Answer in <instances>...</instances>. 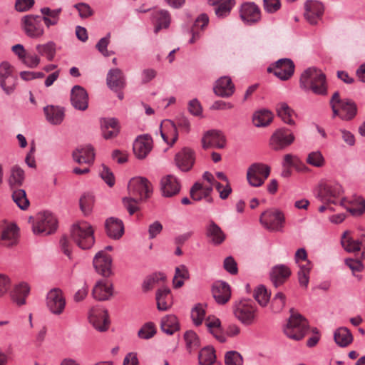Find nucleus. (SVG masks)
Instances as JSON below:
<instances>
[{"label": "nucleus", "instance_id": "obj_11", "mask_svg": "<svg viewBox=\"0 0 365 365\" xmlns=\"http://www.w3.org/2000/svg\"><path fill=\"white\" fill-rule=\"evenodd\" d=\"M42 21L40 16L26 15L21 19V28L27 36L38 38L44 34Z\"/></svg>", "mask_w": 365, "mask_h": 365}, {"label": "nucleus", "instance_id": "obj_58", "mask_svg": "<svg viewBox=\"0 0 365 365\" xmlns=\"http://www.w3.org/2000/svg\"><path fill=\"white\" fill-rule=\"evenodd\" d=\"M345 199L340 200V205L344 207L354 215H361L365 212V201L363 199H359L357 204L352 205L350 207L346 206Z\"/></svg>", "mask_w": 365, "mask_h": 365}, {"label": "nucleus", "instance_id": "obj_26", "mask_svg": "<svg viewBox=\"0 0 365 365\" xmlns=\"http://www.w3.org/2000/svg\"><path fill=\"white\" fill-rule=\"evenodd\" d=\"M160 133L164 142L170 146L173 145L178 138V129L174 123L170 120L162 121L160 125Z\"/></svg>", "mask_w": 365, "mask_h": 365}, {"label": "nucleus", "instance_id": "obj_44", "mask_svg": "<svg viewBox=\"0 0 365 365\" xmlns=\"http://www.w3.org/2000/svg\"><path fill=\"white\" fill-rule=\"evenodd\" d=\"M277 115L283 120L284 123L294 125L295 124L293 119L294 111L284 102L279 103L276 106Z\"/></svg>", "mask_w": 365, "mask_h": 365}, {"label": "nucleus", "instance_id": "obj_7", "mask_svg": "<svg viewBox=\"0 0 365 365\" xmlns=\"http://www.w3.org/2000/svg\"><path fill=\"white\" fill-rule=\"evenodd\" d=\"M29 222L32 225V230L36 235H51L57 229V220L49 212H39L35 217H30Z\"/></svg>", "mask_w": 365, "mask_h": 365}, {"label": "nucleus", "instance_id": "obj_49", "mask_svg": "<svg viewBox=\"0 0 365 365\" xmlns=\"http://www.w3.org/2000/svg\"><path fill=\"white\" fill-rule=\"evenodd\" d=\"M273 119V113L269 110L262 109L256 111L253 115V123L257 127L268 125Z\"/></svg>", "mask_w": 365, "mask_h": 365}, {"label": "nucleus", "instance_id": "obj_19", "mask_svg": "<svg viewBox=\"0 0 365 365\" xmlns=\"http://www.w3.org/2000/svg\"><path fill=\"white\" fill-rule=\"evenodd\" d=\"M240 16L245 24L252 25L260 21L261 11L255 4L245 3L241 6Z\"/></svg>", "mask_w": 365, "mask_h": 365}, {"label": "nucleus", "instance_id": "obj_45", "mask_svg": "<svg viewBox=\"0 0 365 365\" xmlns=\"http://www.w3.org/2000/svg\"><path fill=\"white\" fill-rule=\"evenodd\" d=\"M334 339L337 345L346 347L352 342L353 336L347 328L340 327L335 331Z\"/></svg>", "mask_w": 365, "mask_h": 365}, {"label": "nucleus", "instance_id": "obj_32", "mask_svg": "<svg viewBox=\"0 0 365 365\" xmlns=\"http://www.w3.org/2000/svg\"><path fill=\"white\" fill-rule=\"evenodd\" d=\"M213 89L217 96L222 98H227L234 93L235 86L230 77L223 76L220 78L215 82Z\"/></svg>", "mask_w": 365, "mask_h": 365}, {"label": "nucleus", "instance_id": "obj_10", "mask_svg": "<svg viewBox=\"0 0 365 365\" xmlns=\"http://www.w3.org/2000/svg\"><path fill=\"white\" fill-rule=\"evenodd\" d=\"M259 221L267 230L281 232L284 226L285 217L280 210L272 209L262 212Z\"/></svg>", "mask_w": 365, "mask_h": 365}, {"label": "nucleus", "instance_id": "obj_53", "mask_svg": "<svg viewBox=\"0 0 365 365\" xmlns=\"http://www.w3.org/2000/svg\"><path fill=\"white\" fill-rule=\"evenodd\" d=\"M165 279V276L162 273H155L148 277L143 284V289L144 292H148L153 289L156 285L163 282Z\"/></svg>", "mask_w": 365, "mask_h": 365}, {"label": "nucleus", "instance_id": "obj_1", "mask_svg": "<svg viewBox=\"0 0 365 365\" xmlns=\"http://www.w3.org/2000/svg\"><path fill=\"white\" fill-rule=\"evenodd\" d=\"M128 196L123 198V203L130 215L139 210L140 202L150 197L152 192L150 182L145 178L136 177L128 185Z\"/></svg>", "mask_w": 365, "mask_h": 365}, {"label": "nucleus", "instance_id": "obj_50", "mask_svg": "<svg viewBox=\"0 0 365 365\" xmlns=\"http://www.w3.org/2000/svg\"><path fill=\"white\" fill-rule=\"evenodd\" d=\"M11 190L12 199L14 202L20 209L23 210H26L29 207L30 203L26 197V191L23 189H20L19 187L11 189Z\"/></svg>", "mask_w": 365, "mask_h": 365}, {"label": "nucleus", "instance_id": "obj_8", "mask_svg": "<svg viewBox=\"0 0 365 365\" xmlns=\"http://www.w3.org/2000/svg\"><path fill=\"white\" fill-rule=\"evenodd\" d=\"M308 330V323L302 315L292 313L284 329V334L294 340L302 339Z\"/></svg>", "mask_w": 365, "mask_h": 365}, {"label": "nucleus", "instance_id": "obj_20", "mask_svg": "<svg viewBox=\"0 0 365 365\" xmlns=\"http://www.w3.org/2000/svg\"><path fill=\"white\" fill-rule=\"evenodd\" d=\"M96 271L103 277H108L112 274L111 257L104 251L98 252L93 258Z\"/></svg>", "mask_w": 365, "mask_h": 365}, {"label": "nucleus", "instance_id": "obj_29", "mask_svg": "<svg viewBox=\"0 0 365 365\" xmlns=\"http://www.w3.org/2000/svg\"><path fill=\"white\" fill-rule=\"evenodd\" d=\"M73 158L78 164H92L95 158L93 148L91 145L77 148L73 152Z\"/></svg>", "mask_w": 365, "mask_h": 365}, {"label": "nucleus", "instance_id": "obj_54", "mask_svg": "<svg viewBox=\"0 0 365 365\" xmlns=\"http://www.w3.org/2000/svg\"><path fill=\"white\" fill-rule=\"evenodd\" d=\"M299 282L302 287L307 288L309 284V272L312 269L311 262H304L303 264H299Z\"/></svg>", "mask_w": 365, "mask_h": 365}, {"label": "nucleus", "instance_id": "obj_51", "mask_svg": "<svg viewBox=\"0 0 365 365\" xmlns=\"http://www.w3.org/2000/svg\"><path fill=\"white\" fill-rule=\"evenodd\" d=\"M36 50L41 56H46L48 61H51L56 55V43L48 41L46 43L37 44Z\"/></svg>", "mask_w": 365, "mask_h": 365}, {"label": "nucleus", "instance_id": "obj_52", "mask_svg": "<svg viewBox=\"0 0 365 365\" xmlns=\"http://www.w3.org/2000/svg\"><path fill=\"white\" fill-rule=\"evenodd\" d=\"M212 190V187H204L202 184L196 182L190 190V197L193 200L198 201L202 197H207Z\"/></svg>", "mask_w": 365, "mask_h": 365}, {"label": "nucleus", "instance_id": "obj_23", "mask_svg": "<svg viewBox=\"0 0 365 365\" xmlns=\"http://www.w3.org/2000/svg\"><path fill=\"white\" fill-rule=\"evenodd\" d=\"M202 144L204 149L223 148L225 145V138L220 130H208L202 137Z\"/></svg>", "mask_w": 365, "mask_h": 365}, {"label": "nucleus", "instance_id": "obj_62", "mask_svg": "<svg viewBox=\"0 0 365 365\" xmlns=\"http://www.w3.org/2000/svg\"><path fill=\"white\" fill-rule=\"evenodd\" d=\"M94 203V197L93 195L89 193L83 194L80 198V207L81 210L87 214L91 210Z\"/></svg>", "mask_w": 365, "mask_h": 365}, {"label": "nucleus", "instance_id": "obj_33", "mask_svg": "<svg viewBox=\"0 0 365 365\" xmlns=\"http://www.w3.org/2000/svg\"><path fill=\"white\" fill-rule=\"evenodd\" d=\"M92 295L98 301L108 300L113 295L112 284L108 281H98L93 289Z\"/></svg>", "mask_w": 365, "mask_h": 365}, {"label": "nucleus", "instance_id": "obj_46", "mask_svg": "<svg viewBox=\"0 0 365 365\" xmlns=\"http://www.w3.org/2000/svg\"><path fill=\"white\" fill-rule=\"evenodd\" d=\"M161 330L168 335L173 334L180 328L177 317L175 315H167L161 319Z\"/></svg>", "mask_w": 365, "mask_h": 365}, {"label": "nucleus", "instance_id": "obj_37", "mask_svg": "<svg viewBox=\"0 0 365 365\" xmlns=\"http://www.w3.org/2000/svg\"><path fill=\"white\" fill-rule=\"evenodd\" d=\"M46 120L53 125H59L64 118V110L59 106H48L43 108Z\"/></svg>", "mask_w": 365, "mask_h": 365}, {"label": "nucleus", "instance_id": "obj_5", "mask_svg": "<svg viewBox=\"0 0 365 365\" xmlns=\"http://www.w3.org/2000/svg\"><path fill=\"white\" fill-rule=\"evenodd\" d=\"M333 117L339 116L341 120H351L357 113V106L351 99H341L339 92H335L330 99Z\"/></svg>", "mask_w": 365, "mask_h": 365}, {"label": "nucleus", "instance_id": "obj_60", "mask_svg": "<svg viewBox=\"0 0 365 365\" xmlns=\"http://www.w3.org/2000/svg\"><path fill=\"white\" fill-rule=\"evenodd\" d=\"M285 305V295L277 292L271 301L270 308L274 313H279Z\"/></svg>", "mask_w": 365, "mask_h": 365}, {"label": "nucleus", "instance_id": "obj_43", "mask_svg": "<svg viewBox=\"0 0 365 365\" xmlns=\"http://www.w3.org/2000/svg\"><path fill=\"white\" fill-rule=\"evenodd\" d=\"M207 236L211 239L215 245L221 244L225 239V235L221 228L213 221H210L207 226Z\"/></svg>", "mask_w": 365, "mask_h": 365}, {"label": "nucleus", "instance_id": "obj_59", "mask_svg": "<svg viewBox=\"0 0 365 365\" xmlns=\"http://www.w3.org/2000/svg\"><path fill=\"white\" fill-rule=\"evenodd\" d=\"M307 163L314 167L322 168L325 164V159L320 151H313L308 154Z\"/></svg>", "mask_w": 365, "mask_h": 365}, {"label": "nucleus", "instance_id": "obj_2", "mask_svg": "<svg viewBox=\"0 0 365 365\" xmlns=\"http://www.w3.org/2000/svg\"><path fill=\"white\" fill-rule=\"evenodd\" d=\"M341 244L343 248L348 252H356L362 250L359 259L347 258L345 264L354 274L356 272H361L364 265L361 262L365 259V235H361L359 238L355 239L349 230L345 231L341 237Z\"/></svg>", "mask_w": 365, "mask_h": 365}, {"label": "nucleus", "instance_id": "obj_47", "mask_svg": "<svg viewBox=\"0 0 365 365\" xmlns=\"http://www.w3.org/2000/svg\"><path fill=\"white\" fill-rule=\"evenodd\" d=\"M209 23L208 16L205 14H200L195 20L192 28V38L190 40L191 43L196 41L200 38V30H204Z\"/></svg>", "mask_w": 365, "mask_h": 365}, {"label": "nucleus", "instance_id": "obj_42", "mask_svg": "<svg viewBox=\"0 0 365 365\" xmlns=\"http://www.w3.org/2000/svg\"><path fill=\"white\" fill-rule=\"evenodd\" d=\"M208 1L210 5H217L215 12L220 18L227 16L235 4L234 0H208Z\"/></svg>", "mask_w": 365, "mask_h": 365}, {"label": "nucleus", "instance_id": "obj_15", "mask_svg": "<svg viewBox=\"0 0 365 365\" xmlns=\"http://www.w3.org/2000/svg\"><path fill=\"white\" fill-rule=\"evenodd\" d=\"M66 304V298L60 289L54 288L48 292L46 306L52 314L55 315L61 314L65 309Z\"/></svg>", "mask_w": 365, "mask_h": 365}, {"label": "nucleus", "instance_id": "obj_64", "mask_svg": "<svg viewBox=\"0 0 365 365\" xmlns=\"http://www.w3.org/2000/svg\"><path fill=\"white\" fill-rule=\"evenodd\" d=\"M225 363L226 365H242L243 360L238 352L230 351L225 354Z\"/></svg>", "mask_w": 365, "mask_h": 365}, {"label": "nucleus", "instance_id": "obj_14", "mask_svg": "<svg viewBox=\"0 0 365 365\" xmlns=\"http://www.w3.org/2000/svg\"><path fill=\"white\" fill-rule=\"evenodd\" d=\"M89 323L98 331L103 332L108 329L110 325L107 310L94 307L90 309L88 317Z\"/></svg>", "mask_w": 365, "mask_h": 365}, {"label": "nucleus", "instance_id": "obj_3", "mask_svg": "<svg viewBox=\"0 0 365 365\" xmlns=\"http://www.w3.org/2000/svg\"><path fill=\"white\" fill-rule=\"evenodd\" d=\"M299 85L302 89L312 91L317 95L327 93L326 76L321 70L314 67L306 69L301 74Z\"/></svg>", "mask_w": 365, "mask_h": 365}, {"label": "nucleus", "instance_id": "obj_25", "mask_svg": "<svg viewBox=\"0 0 365 365\" xmlns=\"http://www.w3.org/2000/svg\"><path fill=\"white\" fill-rule=\"evenodd\" d=\"M323 13L324 6L320 2L312 0L306 2L304 16L309 24H317Z\"/></svg>", "mask_w": 365, "mask_h": 365}, {"label": "nucleus", "instance_id": "obj_48", "mask_svg": "<svg viewBox=\"0 0 365 365\" xmlns=\"http://www.w3.org/2000/svg\"><path fill=\"white\" fill-rule=\"evenodd\" d=\"M24 180V171L18 165H14L11 169L9 178V185L11 189L19 188Z\"/></svg>", "mask_w": 365, "mask_h": 365}, {"label": "nucleus", "instance_id": "obj_12", "mask_svg": "<svg viewBox=\"0 0 365 365\" xmlns=\"http://www.w3.org/2000/svg\"><path fill=\"white\" fill-rule=\"evenodd\" d=\"M16 81L14 67L8 62H2L0 64V87L6 95L14 93Z\"/></svg>", "mask_w": 365, "mask_h": 365}, {"label": "nucleus", "instance_id": "obj_35", "mask_svg": "<svg viewBox=\"0 0 365 365\" xmlns=\"http://www.w3.org/2000/svg\"><path fill=\"white\" fill-rule=\"evenodd\" d=\"M30 292V287L27 283L21 282L16 284L11 292V297L17 305L21 306L26 304V299Z\"/></svg>", "mask_w": 365, "mask_h": 365}, {"label": "nucleus", "instance_id": "obj_34", "mask_svg": "<svg viewBox=\"0 0 365 365\" xmlns=\"http://www.w3.org/2000/svg\"><path fill=\"white\" fill-rule=\"evenodd\" d=\"M106 233L110 238L118 240L124 234V225L122 220L110 217L106 222Z\"/></svg>", "mask_w": 365, "mask_h": 365}, {"label": "nucleus", "instance_id": "obj_9", "mask_svg": "<svg viewBox=\"0 0 365 365\" xmlns=\"http://www.w3.org/2000/svg\"><path fill=\"white\" fill-rule=\"evenodd\" d=\"M342 193V187L339 183L322 182L318 187L317 197L324 203L337 205L338 200H341Z\"/></svg>", "mask_w": 365, "mask_h": 365}, {"label": "nucleus", "instance_id": "obj_18", "mask_svg": "<svg viewBox=\"0 0 365 365\" xmlns=\"http://www.w3.org/2000/svg\"><path fill=\"white\" fill-rule=\"evenodd\" d=\"M267 71L273 73L281 80L286 81L294 74V64L289 58H282L278 60L274 65L268 67Z\"/></svg>", "mask_w": 365, "mask_h": 365}, {"label": "nucleus", "instance_id": "obj_31", "mask_svg": "<svg viewBox=\"0 0 365 365\" xmlns=\"http://www.w3.org/2000/svg\"><path fill=\"white\" fill-rule=\"evenodd\" d=\"M155 300L159 311H168L173 304V294L169 288H160L156 291Z\"/></svg>", "mask_w": 365, "mask_h": 365}, {"label": "nucleus", "instance_id": "obj_13", "mask_svg": "<svg viewBox=\"0 0 365 365\" xmlns=\"http://www.w3.org/2000/svg\"><path fill=\"white\" fill-rule=\"evenodd\" d=\"M270 168L262 163H254L250 166L247 172L249 184L253 187H260L269 177Z\"/></svg>", "mask_w": 365, "mask_h": 365}, {"label": "nucleus", "instance_id": "obj_39", "mask_svg": "<svg viewBox=\"0 0 365 365\" xmlns=\"http://www.w3.org/2000/svg\"><path fill=\"white\" fill-rule=\"evenodd\" d=\"M291 271L285 265L281 264L274 267L271 272V278L274 285L277 287L282 284L284 281L290 276Z\"/></svg>", "mask_w": 365, "mask_h": 365}, {"label": "nucleus", "instance_id": "obj_41", "mask_svg": "<svg viewBox=\"0 0 365 365\" xmlns=\"http://www.w3.org/2000/svg\"><path fill=\"white\" fill-rule=\"evenodd\" d=\"M41 13L43 16L41 17L42 21L44 22L46 26L49 28L51 26L58 24L61 9H51L48 7H43L41 9Z\"/></svg>", "mask_w": 365, "mask_h": 365}, {"label": "nucleus", "instance_id": "obj_22", "mask_svg": "<svg viewBox=\"0 0 365 365\" xmlns=\"http://www.w3.org/2000/svg\"><path fill=\"white\" fill-rule=\"evenodd\" d=\"M153 149V139L148 134L138 136L133 143V152L138 159H144Z\"/></svg>", "mask_w": 365, "mask_h": 365}, {"label": "nucleus", "instance_id": "obj_38", "mask_svg": "<svg viewBox=\"0 0 365 365\" xmlns=\"http://www.w3.org/2000/svg\"><path fill=\"white\" fill-rule=\"evenodd\" d=\"M103 135L105 139H111L119 133L118 122L115 118H104L101 121Z\"/></svg>", "mask_w": 365, "mask_h": 365}, {"label": "nucleus", "instance_id": "obj_6", "mask_svg": "<svg viewBox=\"0 0 365 365\" xmlns=\"http://www.w3.org/2000/svg\"><path fill=\"white\" fill-rule=\"evenodd\" d=\"M94 230L87 222L74 225L71 230V240L81 249H90L94 244Z\"/></svg>", "mask_w": 365, "mask_h": 365}, {"label": "nucleus", "instance_id": "obj_17", "mask_svg": "<svg viewBox=\"0 0 365 365\" xmlns=\"http://www.w3.org/2000/svg\"><path fill=\"white\" fill-rule=\"evenodd\" d=\"M20 237L19 228L14 223L3 225L0 231V245L10 247L18 244Z\"/></svg>", "mask_w": 365, "mask_h": 365}, {"label": "nucleus", "instance_id": "obj_30", "mask_svg": "<svg viewBox=\"0 0 365 365\" xmlns=\"http://www.w3.org/2000/svg\"><path fill=\"white\" fill-rule=\"evenodd\" d=\"M108 86L113 91H118L125 86V79L123 71L119 68L110 69L106 78Z\"/></svg>", "mask_w": 365, "mask_h": 365}, {"label": "nucleus", "instance_id": "obj_40", "mask_svg": "<svg viewBox=\"0 0 365 365\" xmlns=\"http://www.w3.org/2000/svg\"><path fill=\"white\" fill-rule=\"evenodd\" d=\"M155 24L154 32L158 34L161 29H167L170 23V16L167 11L160 10L155 11L153 14Z\"/></svg>", "mask_w": 365, "mask_h": 365}, {"label": "nucleus", "instance_id": "obj_27", "mask_svg": "<svg viewBox=\"0 0 365 365\" xmlns=\"http://www.w3.org/2000/svg\"><path fill=\"white\" fill-rule=\"evenodd\" d=\"M72 106L80 110H85L88 108V97L86 91L80 86H75L71 93Z\"/></svg>", "mask_w": 365, "mask_h": 365}, {"label": "nucleus", "instance_id": "obj_55", "mask_svg": "<svg viewBox=\"0 0 365 365\" xmlns=\"http://www.w3.org/2000/svg\"><path fill=\"white\" fill-rule=\"evenodd\" d=\"M189 278V272L185 265H180L175 268V274L173 280L175 288H180L184 284V279Z\"/></svg>", "mask_w": 365, "mask_h": 365}, {"label": "nucleus", "instance_id": "obj_4", "mask_svg": "<svg viewBox=\"0 0 365 365\" xmlns=\"http://www.w3.org/2000/svg\"><path fill=\"white\" fill-rule=\"evenodd\" d=\"M232 313L244 326H252L258 319V309L250 299H242L235 302Z\"/></svg>", "mask_w": 365, "mask_h": 365}, {"label": "nucleus", "instance_id": "obj_24", "mask_svg": "<svg viewBox=\"0 0 365 365\" xmlns=\"http://www.w3.org/2000/svg\"><path fill=\"white\" fill-rule=\"evenodd\" d=\"M195 153L189 148H184L175 155V162L182 171L190 170L195 163Z\"/></svg>", "mask_w": 365, "mask_h": 365}, {"label": "nucleus", "instance_id": "obj_56", "mask_svg": "<svg viewBox=\"0 0 365 365\" xmlns=\"http://www.w3.org/2000/svg\"><path fill=\"white\" fill-rule=\"evenodd\" d=\"M216 359L213 348L206 347L202 349L199 354V363L200 365H212Z\"/></svg>", "mask_w": 365, "mask_h": 365}, {"label": "nucleus", "instance_id": "obj_63", "mask_svg": "<svg viewBox=\"0 0 365 365\" xmlns=\"http://www.w3.org/2000/svg\"><path fill=\"white\" fill-rule=\"evenodd\" d=\"M205 315V310L202 305L199 304L196 305L191 312V318L196 326L202 324Z\"/></svg>", "mask_w": 365, "mask_h": 365}, {"label": "nucleus", "instance_id": "obj_36", "mask_svg": "<svg viewBox=\"0 0 365 365\" xmlns=\"http://www.w3.org/2000/svg\"><path fill=\"white\" fill-rule=\"evenodd\" d=\"M205 325L220 342L224 343L226 341L227 338L222 331L221 322L218 318L214 316L208 317L205 320Z\"/></svg>", "mask_w": 365, "mask_h": 365}, {"label": "nucleus", "instance_id": "obj_57", "mask_svg": "<svg viewBox=\"0 0 365 365\" xmlns=\"http://www.w3.org/2000/svg\"><path fill=\"white\" fill-rule=\"evenodd\" d=\"M253 297L262 307H264L269 301L270 294L264 286L260 285L255 289Z\"/></svg>", "mask_w": 365, "mask_h": 365}, {"label": "nucleus", "instance_id": "obj_61", "mask_svg": "<svg viewBox=\"0 0 365 365\" xmlns=\"http://www.w3.org/2000/svg\"><path fill=\"white\" fill-rule=\"evenodd\" d=\"M187 349L191 351L198 347L200 341L197 334L193 331H187L184 335Z\"/></svg>", "mask_w": 365, "mask_h": 365}, {"label": "nucleus", "instance_id": "obj_16", "mask_svg": "<svg viewBox=\"0 0 365 365\" xmlns=\"http://www.w3.org/2000/svg\"><path fill=\"white\" fill-rule=\"evenodd\" d=\"M295 140L290 130L282 128L277 130L271 136L269 145L274 150H283L290 145Z\"/></svg>", "mask_w": 365, "mask_h": 365}, {"label": "nucleus", "instance_id": "obj_28", "mask_svg": "<svg viewBox=\"0 0 365 365\" xmlns=\"http://www.w3.org/2000/svg\"><path fill=\"white\" fill-rule=\"evenodd\" d=\"M212 294L218 304H226L231 297L230 287L224 282H217L212 286Z\"/></svg>", "mask_w": 365, "mask_h": 365}, {"label": "nucleus", "instance_id": "obj_21", "mask_svg": "<svg viewBox=\"0 0 365 365\" xmlns=\"http://www.w3.org/2000/svg\"><path fill=\"white\" fill-rule=\"evenodd\" d=\"M181 189L179 180L173 175H168L160 180V190L163 197H172L177 195Z\"/></svg>", "mask_w": 365, "mask_h": 365}]
</instances>
